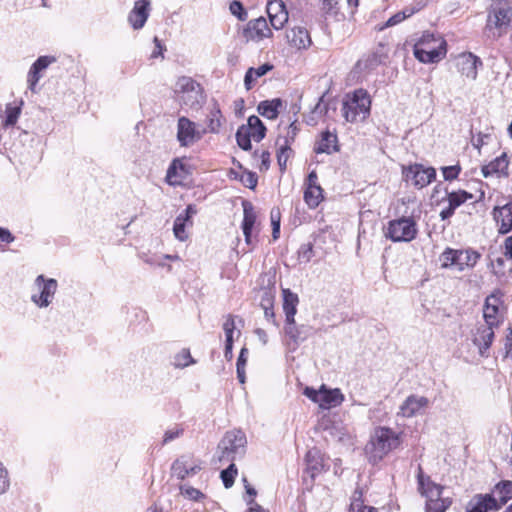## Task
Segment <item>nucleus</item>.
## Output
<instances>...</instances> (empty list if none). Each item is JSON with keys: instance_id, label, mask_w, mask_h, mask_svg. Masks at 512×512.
<instances>
[{"instance_id": "1", "label": "nucleus", "mask_w": 512, "mask_h": 512, "mask_svg": "<svg viewBox=\"0 0 512 512\" xmlns=\"http://www.w3.org/2000/svg\"><path fill=\"white\" fill-rule=\"evenodd\" d=\"M401 444L402 432H396L386 426H377L371 433L364 452L370 463L378 464L389 453L398 449Z\"/></svg>"}, {"instance_id": "2", "label": "nucleus", "mask_w": 512, "mask_h": 512, "mask_svg": "<svg viewBox=\"0 0 512 512\" xmlns=\"http://www.w3.org/2000/svg\"><path fill=\"white\" fill-rule=\"evenodd\" d=\"M484 34L498 40L508 33L512 22V0H489Z\"/></svg>"}, {"instance_id": "3", "label": "nucleus", "mask_w": 512, "mask_h": 512, "mask_svg": "<svg viewBox=\"0 0 512 512\" xmlns=\"http://www.w3.org/2000/svg\"><path fill=\"white\" fill-rule=\"evenodd\" d=\"M447 46L443 37L424 32L413 45V55L423 64L438 63L446 57Z\"/></svg>"}, {"instance_id": "4", "label": "nucleus", "mask_w": 512, "mask_h": 512, "mask_svg": "<svg viewBox=\"0 0 512 512\" xmlns=\"http://www.w3.org/2000/svg\"><path fill=\"white\" fill-rule=\"evenodd\" d=\"M372 100L367 90L359 88L348 93L342 103V115L347 122H363L371 112Z\"/></svg>"}, {"instance_id": "5", "label": "nucleus", "mask_w": 512, "mask_h": 512, "mask_svg": "<svg viewBox=\"0 0 512 512\" xmlns=\"http://www.w3.org/2000/svg\"><path fill=\"white\" fill-rule=\"evenodd\" d=\"M480 259L481 253L471 247L462 249L446 247L439 256L441 268L458 272L474 269Z\"/></svg>"}, {"instance_id": "6", "label": "nucleus", "mask_w": 512, "mask_h": 512, "mask_svg": "<svg viewBox=\"0 0 512 512\" xmlns=\"http://www.w3.org/2000/svg\"><path fill=\"white\" fill-rule=\"evenodd\" d=\"M420 493L426 497L425 512H446L452 505L450 497H442L444 486L433 482L422 473L418 475Z\"/></svg>"}, {"instance_id": "7", "label": "nucleus", "mask_w": 512, "mask_h": 512, "mask_svg": "<svg viewBox=\"0 0 512 512\" xmlns=\"http://www.w3.org/2000/svg\"><path fill=\"white\" fill-rule=\"evenodd\" d=\"M383 234L392 242H411L418 234L417 222L413 216L392 219L384 226Z\"/></svg>"}, {"instance_id": "8", "label": "nucleus", "mask_w": 512, "mask_h": 512, "mask_svg": "<svg viewBox=\"0 0 512 512\" xmlns=\"http://www.w3.org/2000/svg\"><path fill=\"white\" fill-rule=\"evenodd\" d=\"M303 394L324 410L341 405L345 399L339 388L329 389L325 384H322L318 390L307 386Z\"/></svg>"}, {"instance_id": "9", "label": "nucleus", "mask_w": 512, "mask_h": 512, "mask_svg": "<svg viewBox=\"0 0 512 512\" xmlns=\"http://www.w3.org/2000/svg\"><path fill=\"white\" fill-rule=\"evenodd\" d=\"M404 181L415 188L422 189L432 183L436 178V170L433 167H424L422 164H411L402 167Z\"/></svg>"}, {"instance_id": "10", "label": "nucleus", "mask_w": 512, "mask_h": 512, "mask_svg": "<svg viewBox=\"0 0 512 512\" xmlns=\"http://www.w3.org/2000/svg\"><path fill=\"white\" fill-rule=\"evenodd\" d=\"M272 29L267 20L263 16H260L246 23L242 29V37L246 42L259 43L273 37Z\"/></svg>"}, {"instance_id": "11", "label": "nucleus", "mask_w": 512, "mask_h": 512, "mask_svg": "<svg viewBox=\"0 0 512 512\" xmlns=\"http://www.w3.org/2000/svg\"><path fill=\"white\" fill-rule=\"evenodd\" d=\"M304 202L310 209H316L324 200V190L318 182L316 171H311L304 183Z\"/></svg>"}, {"instance_id": "12", "label": "nucleus", "mask_w": 512, "mask_h": 512, "mask_svg": "<svg viewBox=\"0 0 512 512\" xmlns=\"http://www.w3.org/2000/svg\"><path fill=\"white\" fill-rule=\"evenodd\" d=\"M300 105L293 103L290 106V109L287 114H283L282 120L286 118L287 122L289 123L288 126L285 128V134L279 135L277 142H280L282 144H287L289 146H292L293 143L296 140V137L300 131L299 126V113H300Z\"/></svg>"}, {"instance_id": "13", "label": "nucleus", "mask_w": 512, "mask_h": 512, "mask_svg": "<svg viewBox=\"0 0 512 512\" xmlns=\"http://www.w3.org/2000/svg\"><path fill=\"white\" fill-rule=\"evenodd\" d=\"M202 133L197 129L196 124L189 118L182 116L177 122V140L182 147H187L195 141L200 140Z\"/></svg>"}, {"instance_id": "14", "label": "nucleus", "mask_w": 512, "mask_h": 512, "mask_svg": "<svg viewBox=\"0 0 512 512\" xmlns=\"http://www.w3.org/2000/svg\"><path fill=\"white\" fill-rule=\"evenodd\" d=\"M510 158L507 152H502L500 156L481 167V174L484 178L497 177L508 178Z\"/></svg>"}, {"instance_id": "15", "label": "nucleus", "mask_w": 512, "mask_h": 512, "mask_svg": "<svg viewBox=\"0 0 512 512\" xmlns=\"http://www.w3.org/2000/svg\"><path fill=\"white\" fill-rule=\"evenodd\" d=\"M496 327L481 324L478 325L472 333V342L478 347L479 354L482 357H488V351L494 341Z\"/></svg>"}, {"instance_id": "16", "label": "nucleus", "mask_w": 512, "mask_h": 512, "mask_svg": "<svg viewBox=\"0 0 512 512\" xmlns=\"http://www.w3.org/2000/svg\"><path fill=\"white\" fill-rule=\"evenodd\" d=\"M502 300L496 294L489 295L484 304L483 317L485 324L498 328L503 322L501 313Z\"/></svg>"}, {"instance_id": "17", "label": "nucleus", "mask_w": 512, "mask_h": 512, "mask_svg": "<svg viewBox=\"0 0 512 512\" xmlns=\"http://www.w3.org/2000/svg\"><path fill=\"white\" fill-rule=\"evenodd\" d=\"M472 199L473 194L463 189H458L447 193L446 201L448 205L444 207L439 213L441 220L450 219L455 214L457 208Z\"/></svg>"}, {"instance_id": "18", "label": "nucleus", "mask_w": 512, "mask_h": 512, "mask_svg": "<svg viewBox=\"0 0 512 512\" xmlns=\"http://www.w3.org/2000/svg\"><path fill=\"white\" fill-rule=\"evenodd\" d=\"M270 25L275 30H281L289 20L286 5L282 0H270L266 6Z\"/></svg>"}, {"instance_id": "19", "label": "nucleus", "mask_w": 512, "mask_h": 512, "mask_svg": "<svg viewBox=\"0 0 512 512\" xmlns=\"http://www.w3.org/2000/svg\"><path fill=\"white\" fill-rule=\"evenodd\" d=\"M242 230L245 237V242L247 245L252 244V237H255L259 234V223L257 222V214L251 203L243 204V221H242Z\"/></svg>"}, {"instance_id": "20", "label": "nucleus", "mask_w": 512, "mask_h": 512, "mask_svg": "<svg viewBox=\"0 0 512 512\" xmlns=\"http://www.w3.org/2000/svg\"><path fill=\"white\" fill-rule=\"evenodd\" d=\"M429 404L430 401L427 397L414 394L410 395L401 404L399 408V415L404 418H412L422 414L429 407Z\"/></svg>"}, {"instance_id": "21", "label": "nucleus", "mask_w": 512, "mask_h": 512, "mask_svg": "<svg viewBox=\"0 0 512 512\" xmlns=\"http://www.w3.org/2000/svg\"><path fill=\"white\" fill-rule=\"evenodd\" d=\"M56 62V58L54 56H40L30 67L29 72L27 74V84L28 88L33 92H37V84L39 80L43 77L44 71L48 68V66L52 63Z\"/></svg>"}, {"instance_id": "22", "label": "nucleus", "mask_w": 512, "mask_h": 512, "mask_svg": "<svg viewBox=\"0 0 512 512\" xmlns=\"http://www.w3.org/2000/svg\"><path fill=\"white\" fill-rule=\"evenodd\" d=\"M481 65V59L471 52L460 54L456 62L458 72L462 76L471 80H475L477 78L478 67Z\"/></svg>"}, {"instance_id": "23", "label": "nucleus", "mask_w": 512, "mask_h": 512, "mask_svg": "<svg viewBox=\"0 0 512 512\" xmlns=\"http://www.w3.org/2000/svg\"><path fill=\"white\" fill-rule=\"evenodd\" d=\"M35 282L41 289V292L39 295H33L32 301L39 307H47L56 292L57 281L52 278L45 279L43 275H39Z\"/></svg>"}, {"instance_id": "24", "label": "nucleus", "mask_w": 512, "mask_h": 512, "mask_svg": "<svg viewBox=\"0 0 512 512\" xmlns=\"http://www.w3.org/2000/svg\"><path fill=\"white\" fill-rule=\"evenodd\" d=\"M499 234L505 235L512 231V200L504 205H498L492 211Z\"/></svg>"}, {"instance_id": "25", "label": "nucleus", "mask_w": 512, "mask_h": 512, "mask_svg": "<svg viewBox=\"0 0 512 512\" xmlns=\"http://www.w3.org/2000/svg\"><path fill=\"white\" fill-rule=\"evenodd\" d=\"M328 457L317 447L310 448L305 455L306 471L315 478L326 469Z\"/></svg>"}, {"instance_id": "26", "label": "nucleus", "mask_w": 512, "mask_h": 512, "mask_svg": "<svg viewBox=\"0 0 512 512\" xmlns=\"http://www.w3.org/2000/svg\"><path fill=\"white\" fill-rule=\"evenodd\" d=\"M288 45L296 50H306L312 45L310 32L303 26H294L286 31Z\"/></svg>"}, {"instance_id": "27", "label": "nucleus", "mask_w": 512, "mask_h": 512, "mask_svg": "<svg viewBox=\"0 0 512 512\" xmlns=\"http://www.w3.org/2000/svg\"><path fill=\"white\" fill-rule=\"evenodd\" d=\"M340 150L336 131L326 129L322 131L315 141L313 151L316 154H332Z\"/></svg>"}, {"instance_id": "28", "label": "nucleus", "mask_w": 512, "mask_h": 512, "mask_svg": "<svg viewBox=\"0 0 512 512\" xmlns=\"http://www.w3.org/2000/svg\"><path fill=\"white\" fill-rule=\"evenodd\" d=\"M150 0H137L128 15V22L134 30L144 27L150 14Z\"/></svg>"}, {"instance_id": "29", "label": "nucleus", "mask_w": 512, "mask_h": 512, "mask_svg": "<svg viewBox=\"0 0 512 512\" xmlns=\"http://www.w3.org/2000/svg\"><path fill=\"white\" fill-rule=\"evenodd\" d=\"M197 213L196 206L193 204H189L185 211L181 214H179L175 221L173 226V232L175 237L180 241H185L188 238V234L185 231V226L188 224L192 226L193 222L191 218L193 215Z\"/></svg>"}, {"instance_id": "30", "label": "nucleus", "mask_w": 512, "mask_h": 512, "mask_svg": "<svg viewBox=\"0 0 512 512\" xmlns=\"http://www.w3.org/2000/svg\"><path fill=\"white\" fill-rule=\"evenodd\" d=\"M189 175V170L182 159L175 158L168 167L166 181L171 186H179L184 183Z\"/></svg>"}, {"instance_id": "31", "label": "nucleus", "mask_w": 512, "mask_h": 512, "mask_svg": "<svg viewBox=\"0 0 512 512\" xmlns=\"http://www.w3.org/2000/svg\"><path fill=\"white\" fill-rule=\"evenodd\" d=\"M497 511L496 500L492 494H476L466 505V512Z\"/></svg>"}, {"instance_id": "32", "label": "nucleus", "mask_w": 512, "mask_h": 512, "mask_svg": "<svg viewBox=\"0 0 512 512\" xmlns=\"http://www.w3.org/2000/svg\"><path fill=\"white\" fill-rule=\"evenodd\" d=\"M286 108V102L280 98L263 100L258 104V113L268 120H276L281 112Z\"/></svg>"}, {"instance_id": "33", "label": "nucleus", "mask_w": 512, "mask_h": 512, "mask_svg": "<svg viewBox=\"0 0 512 512\" xmlns=\"http://www.w3.org/2000/svg\"><path fill=\"white\" fill-rule=\"evenodd\" d=\"M246 444V436L240 430H232L226 432L223 439L219 443V449L229 450L236 454L240 448Z\"/></svg>"}, {"instance_id": "34", "label": "nucleus", "mask_w": 512, "mask_h": 512, "mask_svg": "<svg viewBox=\"0 0 512 512\" xmlns=\"http://www.w3.org/2000/svg\"><path fill=\"white\" fill-rule=\"evenodd\" d=\"M285 336L288 338V344L296 349L301 342L307 339L308 330L305 326H297L295 319L293 322H286L284 327Z\"/></svg>"}, {"instance_id": "35", "label": "nucleus", "mask_w": 512, "mask_h": 512, "mask_svg": "<svg viewBox=\"0 0 512 512\" xmlns=\"http://www.w3.org/2000/svg\"><path fill=\"white\" fill-rule=\"evenodd\" d=\"M274 69V65L271 63H264L257 68L250 67L244 76V86L247 91L253 89L258 79L265 76L268 72Z\"/></svg>"}, {"instance_id": "36", "label": "nucleus", "mask_w": 512, "mask_h": 512, "mask_svg": "<svg viewBox=\"0 0 512 512\" xmlns=\"http://www.w3.org/2000/svg\"><path fill=\"white\" fill-rule=\"evenodd\" d=\"M496 500V506L501 509L509 500L512 499V481L502 480L498 482L491 493Z\"/></svg>"}, {"instance_id": "37", "label": "nucleus", "mask_w": 512, "mask_h": 512, "mask_svg": "<svg viewBox=\"0 0 512 512\" xmlns=\"http://www.w3.org/2000/svg\"><path fill=\"white\" fill-rule=\"evenodd\" d=\"M283 311L285 313L286 322H293L297 313V305L299 303L298 295L290 289H283Z\"/></svg>"}, {"instance_id": "38", "label": "nucleus", "mask_w": 512, "mask_h": 512, "mask_svg": "<svg viewBox=\"0 0 512 512\" xmlns=\"http://www.w3.org/2000/svg\"><path fill=\"white\" fill-rule=\"evenodd\" d=\"M225 122V118L216 105L211 108L206 116V132L212 134H218Z\"/></svg>"}, {"instance_id": "39", "label": "nucleus", "mask_w": 512, "mask_h": 512, "mask_svg": "<svg viewBox=\"0 0 512 512\" xmlns=\"http://www.w3.org/2000/svg\"><path fill=\"white\" fill-rule=\"evenodd\" d=\"M175 92L178 94H202L203 88L193 78L188 76H181L177 79Z\"/></svg>"}, {"instance_id": "40", "label": "nucleus", "mask_w": 512, "mask_h": 512, "mask_svg": "<svg viewBox=\"0 0 512 512\" xmlns=\"http://www.w3.org/2000/svg\"><path fill=\"white\" fill-rule=\"evenodd\" d=\"M255 142H260L266 135V127L258 116L252 115L243 125Z\"/></svg>"}, {"instance_id": "41", "label": "nucleus", "mask_w": 512, "mask_h": 512, "mask_svg": "<svg viewBox=\"0 0 512 512\" xmlns=\"http://www.w3.org/2000/svg\"><path fill=\"white\" fill-rule=\"evenodd\" d=\"M172 470L176 474V476L179 479L186 478L189 474H194L198 470H200V466H192L188 463V460L186 457H181L180 459H177L173 465Z\"/></svg>"}, {"instance_id": "42", "label": "nucleus", "mask_w": 512, "mask_h": 512, "mask_svg": "<svg viewBox=\"0 0 512 512\" xmlns=\"http://www.w3.org/2000/svg\"><path fill=\"white\" fill-rule=\"evenodd\" d=\"M276 144L278 146L277 162H278L279 169H280L281 173H284L287 168V162L293 155L292 146H289L287 144H282L277 141H276Z\"/></svg>"}, {"instance_id": "43", "label": "nucleus", "mask_w": 512, "mask_h": 512, "mask_svg": "<svg viewBox=\"0 0 512 512\" xmlns=\"http://www.w3.org/2000/svg\"><path fill=\"white\" fill-rule=\"evenodd\" d=\"M21 114V107L13 104H7L4 112V119L2 122V126L4 128L14 126Z\"/></svg>"}, {"instance_id": "44", "label": "nucleus", "mask_w": 512, "mask_h": 512, "mask_svg": "<svg viewBox=\"0 0 512 512\" xmlns=\"http://www.w3.org/2000/svg\"><path fill=\"white\" fill-rule=\"evenodd\" d=\"M248 354L249 351L246 347H243L240 350L237 362H236V372H237V378L241 384H244L246 381V365L248 361Z\"/></svg>"}, {"instance_id": "45", "label": "nucleus", "mask_w": 512, "mask_h": 512, "mask_svg": "<svg viewBox=\"0 0 512 512\" xmlns=\"http://www.w3.org/2000/svg\"><path fill=\"white\" fill-rule=\"evenodd\" d=\"M234 179L239 180L245 187L255 189L258 183V177L254 172L243 170L240 173L231 171Z\"/></svg>"}, {"instance_id": "46", "label": "nucleus", "mask_w": 512, "mask_h": 512, "mask_svg": "<svg viewBox=\"0 0 512 512\" xmlns=\"http://www.w3.org/2000/svg\"><path fill=\"white\" fill-rule=\"evenodd\" d=\"M195 363L196 361L191 356L190 350L183 348L175 355L173 365L175 368H185Z\"/></svg>"}, {"instance_id": "47", "label": "nucleus", "mask_w": 512, "mask_h": 512, "mask_svg": "<svg viewBox=\"0 0 512 512\" xmlns=\"http://www.w3.org/2000/svg\"><path fill=\"white\" fill-rule=\"evenodd\" d=\"M238 475V469L234 463H230L229 466L222 470L220 478L225 488L229 489L234 485L235 478Z\"/></svg>"}, {"instance_id": "48", "label": "nucleus", "mask_w": 512, "mask_h": 512, "mask_svg": "<svg viewBox=\"0 0 512 512\" xmlns=\"http://www.w3.org/2000/svg\"><path fill=\"white\" fill-rule=\"evenodd\" d=\"M251 140H253V138L250 136L247 129L243 125L240 126L236 132V141L238 146L241 149L248 151L252 148Z\"/></svg>"}, {"instance_id": "49", "label": "nucleus", "mask_w": 512, "mask_h": 512, "mask_svg": "<svg viewBox=\"0 0 512 512\" xmlns=\"http://www.w3.org/2000/svg\"><path fill=\"white\" fill-rule=\"evenodd\" d=\"M442 172V176L445 181H454L458 179L459 175L462 172V167L459 162H457L455 165L451 166H443L440 168Z\"/></svg>"}, {"instance_id": "50", "label": "nucleus", "mask_w": 512, "mask_h": 512, "mask_svg": "<svg viewBox=\"0 0 512 512\" xmlns=\"http://www.w3.org/2000/svg\"><path fill=\"white\" fill-rule=\"evenodd\" d=\"M361 507H370V506L364 505L363 489L361 487H357L352 494L349 511L356 512Z\"/></svg>"}, {"instance_id": "51", "label": "nucleus", "mask_w": 512, "mask_h": 512, "mask_svg": "<svg viewBox=\"0 0 512 512\" xmlns=\"http://www.w3.org/2000/svg\"><path fill=\"white\" fill-rule=\"evenodd\" d=\"M416 11L417 10H415L414 8H410V9H405L401 12L394 14L387 20V22L381 29H383L384 27H391V26L401 23L406 18L412 16Z\"/></svg>"}, {"instance_id": "52", "label": "nucleus", "mask_w": 512, "mask_h": 512, "mask_svg": "<svg viewBox=\"0 0 512 512\" xmlns=\"http://www.w3.org/2000/svg\"><path fill=\"white\" fill-rule=\"evenodd\" d=\"M235 455L233 452H230L228 449H219L217 450V456L213 459L215 464L223 465L226 463H234Z\"/></svg>"}, {"instance_id": "53", "label": "nucleus", "mask_w": 512, "mask_h": 512, "mask_svg": "<svg viewBox=\"0 0 512 512\" xmlns=\"http://www.w3.org/2000/svg\"><path fill=\"white\" fill-rule=\"evenodd\" d=\"M229 10L231 14L236 16L240 21H245L247 19V11L240 1L233 0L229 5Z\"/></svg>"}, {"instance_id": "54", "label": "nucleus", "mask_w": 512, "mask_h": 512, "mask_svg": "<svg viewBox=\"0 0 512 512\" xmlns=\"http://www.w3.org/2000/svg\"><path fill=\"white\" fill-rule=\"evenodd\" d=\"M181 494L193 501H200L205 498V495L199 490L191 486H181Z\"/></svg>"}, {"instance_id": "55", "label": "nucleus", "mask_w": 512, "mask_h": 512, "mask_svg": "<svg viewBox=\"0 0 512 512\" xmlns=\"http://www.w3.org/2000/svg\"><path fill=\"white\" fill-rule=\"evenodd\" d=\"M254 156L258 157L261 161V163L259 165V170L261 172H265L270 168L271 154L268 150H261V151L256 150L254 152Z\"/></svg>"}, {"instance_id": "56", "label": "nucleus", "mask_w": 512, "mask_h": 512, "mask_svg": "<svg viewBox=\"0 0 512 512\" xmlns=\"http://www.w3.org/2000/svg\"><path fill=\"white\" fill-rule=\"evenodd\" d=\"M261 306L264 309L265 318L268 321H271L273 324H276L275 313L273 309V298L269 296L263 299L261 302Z\"/></svg>"}, {"instance_id": "57", "label": "nucleus", "mask_w": 512, "mask_h": 512, "mask_svg": "<svg viewBox=\"0 0 512 512\" xmlns=\"http://www.w3.org/2000/svg\"><path fill=\"white\" fill-rule=\"evenodd\" d=\"M236 329L234 316L232 314H228L225 317V321L223 323V330L225 333V340H233L234 330Z\"/></svg>"}, {"instance_id": "58", "label": "nucleus", "mask_w": 512, "mask_h": 512, "mask_svg": "<svg viewBox=\"0 0 512 512\" xmlns=\"http://www.w3.org/2000/svg\"><path fill=\"white\" fill-rule=\"evenodd\" d=\"M491 268L493 274H495L497 277H503L506 274V260L502 257L496 258L491 263Z\"/></svg>"}, {"instance_id": "59", "label": "nucleus", "mask_w": 512, "mask_h": 512, "mask_svg": "<svg viewBox=\"0 0 512 512\" xmlns=\"http://www.w3.org/2000/svg\"><path fill=\"white\" fill-rule=\"evenodd\" d=\"M270 218H271V223L273 226L272 236H273V239L276 240L279 238V234H280V220H281L280 211L278 209L272 210L271 214H270Z\"/></svg>"}, {"instance_id": "60", "label": "nucleus", "mask_w": 512, "mask_h": 512, "mask_svg": "<svg viewBox=\"0 0 512 512\" xmlns=\"http://www.w3.org/2000/svg\"><path fill=\"white\" fill-rule=\"evenodd\" d=\"M10 486V479L7 469L0 462V494L5 493Z\"/></svg>"}, {"instance_id": "61", "label": "nucleus", "mask_w": 512, "mask_h": 512, "mask_svg": "<svg viewBox=\"0 0 512 512\" xmlns=\"http://www.w3.org/2000/svg\"><path fill=\"white\" fill-rule=\"evenodd\" d=\"M323 9L326 13L337 14L340 10V0H323Z\"/></svg>"}, {"instance_id": "62", "label": "nucleus", "mask_w": 512, "mask_h": 512, "mask_svg": "<svg viewBox=\"0 0 512 512\" xmlns=\"http://www.w3.org/2000/svg\"><path fill=\"white\" fill-rule=\"evenodd\" d=\"M313 256V247L311 244H305L299 251V258L308 262Z\"/></svg>"}, {"instance_id": "63", "label": "nucleus", "mask_w": 512, "mask_h": 512, "mask_svg": "<svg viewBox=\"0 0 512 512\" xmlns=\"http://www.w3.org/2000/svg\"><path fill=\"white\" fill-rule=\"evenodd\" d=\"M15 240V236L6 228L0 227V242L10 244Z\"/></svg>"}, {"instance_id": "64", "label": "nucleus", "mask_w": 512, "mask_h": 512, "mask_svg": "<svg viewBox=\"0 0 512 512\" xmlns=\"http://www.w3.org/2000/svg\"><path fill=\"white\" fill-rule=\"evenodd\" d=\"M503 254L504 256L512 260V236H508L503 242Z\"/></svg>"}]
</instances>
